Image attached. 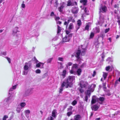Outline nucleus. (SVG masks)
<instances>
[{"instance_id": "f257e3e1", "label": "nucleus", "mask_w": 120, "mask_h": 120, "mask_svg": "<svg viewBox=\"0 0 120 120\" xmlns=\"http://www.w3.org/2000/svg\"><path fill=\"white\" fill-rule=\"evenodd\" d=\"M75 76H69L67 79H65L64 81V82L62 84L60 88V90L59 91L60 93H61V92L63 90V87L65 85L66 87L68 88V87H71L72 86L73 82L75 79Z\"/></svg>"}, {"instance_id": "f03ea898", "label": "nucleus", "mask_w": 120, "mask_h": 120, "mask_svg": "<svg viewBox=\"0 0 120 120\" xmlns=\"http://www.w3.org/2000/svg\"><path fill=\"white\" fill-rule=\"evenodd\" d=\"M81 52V50L79 49L77 51L76 55H75V56L77 58V61L79 62V64H80L81 61V60L79 57Z\"/></svg>"}, {"instance_id": "7ed1b4c3", "label": "nucleus", "mask_w": 120, "mask_h": 120, "mask_svg": "<svg viewBox=\"0 0 120 120\" xmlns=\"http://www.w3.org/2000/svg\"><path fill=\"white\" fill-rule=\"evenodd\" d=\"M18 27H16L15 28L13 29L12 34L13 36H15L17 37H18V34H17V32H19L18 30Z\"/></svg>"}, {"instance_id": "20e7f679", "label": "nucleus", "mask_w": 120, "mask_h": 120, "mask_svg": "<svg viewBox=\"0 0 120 120\" xmlns=\"http://www.w3.org/2000/svg\"><path fill=\"white\" fill-rule=\"evenodd\" d=\"M65 3L64 2H62L60 4V6L58 8V9L59 11L60 12H62L63 10V9L64 7Z\"/></svg>"}, {"instance_id": "39448f33", "label": "nucleus", "mask_w": 120, "mask_h": 120, "mask_svg": "<svg viewBox=\"0 0 120 120\" xmlns=\"http://www.w3.org/2000/svg\"><path fill=\"white\" fill-rule=\"evenodd\" d=\"M97 101H98V98L96 96H93L92 97L91 101V104H93L95 103Z\"/></svg>"}, {"instance_id": "423d86ee", "label": "nucleus", "mask_w": 120, "mask_h": 120, "mask_svg": "<svg viewBox=\"0 0 120 120\" xmlns=\"http://www.w3.org/2000/svg\"><path fill=\"white\" fill-rule=\"evenodd\" d=\"M78 68V65L76 64H75L73 65L72 67V69L71 70H70V72L72 74L75 73L74 70V68L77 69Z\"/></svg>"}, {"instance_id": "0eeeda50", "label": "nucleus", "mask_w": 120, "mask_h": 120, "mask_svg": "<svg viewBox=\"0 0 120 120\" xmlns=\"http://www.w3.org/2000/svg\"><path fill=\"white\" fill-rule=\"evenodd\" d=\"M79 10V8L78 7H75L73 8L71 10V12L74 14H77L78 13Z\"/></svg>"}, {"instance_id": "6e6552de", "label": "nucleus", "mask_w": 120, "mask_h": 120, "mask_svg": "<svg viewBox=\"0 0 120 120\" xmlns=\"http://www.w3.org/2000/svg\"><path fill=\"white\" fill-rule=\"evenodd\" d=\"M31 88H30L26 89L25 92V94L26 96L28 95L31 93V92L32 90Z\"/></svg>"}, {"instance_id": "1a4fd4ad", "label": "nucleus", "mask_w": 120, "mask_h": 120, "mask_svg": "<svg viewBox=\"0 0 120 120\" xmlns=\"http://www.w3.org/2000/svg\"><path fill=\"white\" fill-rule=\"evenodd\" d=\"M82 118L81 116L79 114L76 115L74 117V120H80Z\"/></svg>"}, {"instance_id": "9d476101", "label": "nucleus", "mask_w": 120, "mask_h": 120, "mask_svg": "<svg viewBox=\"0 0 120 120\" xmlns=\"http://www.w3.org/2000/svg\"><path fill=\"white\" fill-rule=\"evenodd\" d=\"M14 100L12 97L10 96L9 97L5 99L4 101L6 102L9 101H11Z\"/></svg>"}, {"instance_id": "9b49d317", "label": "nucleus", "mask_w": 120, "mask_h": 120, "mask_svg": "<svg viewBox=\"0 0 120 120\" xmlns=\"http://www.w3.org/2000/svg\"><path fill=\"white\" fill-rule=\"evenodd\" d=\"M91 90H92V92H93L94 91V90H86V91L85 92V95H87V96H89V98L91 95Z\"/></svg>"}, {"instance_id": "f8f14e48", "label": "nucleus", "mask_w": 120, "mask_h": 120, "mask_svg": "<svg viewBox=\"0 0 120 120\" xmlns=\"http://www.w3.org/2000/svg\"><path fill=\"white\" fill-rule=\"evenodd\" d=\"M70 38L68 37V35H65V37L63 38L62 39L63 42H65L68 41H69Z\"/></svg>"}, {"instance_id": "ddd939ff", "label": "nucleus", "mask_w": 120, "mask_h": 120, "mask_svg": "<svg viewBox=\"0 0 120 120\" xmlns=\"http://www.w3.org/2000/svg\"><path fill=\"white\" fill-rule=\"evenodd\" d=\"M57 114V110L56 109H54L52 112V116L54 118L56 117V114Z\"/></svg>"}, {"instance_id": "4468645a", "label": "nucleus", "mask_w": 120, "mask_h": 120, "mask_svg": "<svg viewBox=\"0 0 120 120\" xmlns=\"http://www.w3.org/2000/svg\"><path fill=\"white\" fill-rule=\"evenodd\" d=\"M99 108V107L96 104L94 105L91 107L92 110L94 111H97Z\"/></svg>"}, {"instance_id": "2eb2a0df", "label": "nucleus", "mask_w": 120, "mask_h": 120, "mask_svg": "<svg viewBox=\"0 0 120 120\" xmlns=\"http://www.w3.org/2000/svg\"><path fill=\"white\" fill-rule=\"evenodd\" d=\"M100 9L102 11L101 12L102 13L105 12L107 11V8L105 6L101 7V8L100 9Z\"/></svg>"}, {"instance_id": "dca6fc26", "label": "nucleus", "mask_w": 120, "mask_h": 120, "mask_svg": "<svg viewBox=\"0 0 120 120\" xmlns=\"http://www.w3.org/2000/svg\"><path fill=\"white\" fill-rule=\"evenodd\" d=\"M102 11H101V9H100V11L99 12V13L100 14V17H99V19L101 21L103 20L104 19V16L101 14V12Z\"/></svg>"}, {"instance_id": "f3484780", "label": "nucleus", "mask_w": 120, "mask_h": 120, "mask_svg": "<svg viewBox=\"0 0 120 120\" xmlns=\"http://www.w3.org/2000/svg\"><path fill=\"white\" fill-rule=\"evenodd\" d=\"M24 113L26 116L28 118L29 117L28 115L30 113V111L29 110H26L24 111Z\"/></svg>"}, {"instance_id": "a211bd4d", "label": "nucleus", "mask_w": 120, "mask_h": 120, "mask_svg": "<svg viewBox=\"0 0 120 120\" xmlns=\"http://www.w3.org/2000/svg\"><path fill=\"white\" fill-rule=\"evenodd\" d=\"M104 91L105 92V94L108 96H110L111 94L110 93V90H109L104 89Z\"/></svg>"}, {"instance_id": "6ab92c4d", "label": "nucleus", "mask_w": 120, "mask_h": 120, "mask_svg": "<svg viewBox=\"0 0 120 120\" xmlns=\"http://www.w3.org/2000/svg\"><path fill=\"white\" fill-rule=\"evenodd\" d=\"M41 64H42V66L41 67V68H43V65L44 64L42 63L39 62V63L37 64L36 65V67L37 68H39L41 66Z\"/></svg>"}, {"instance_id": "aec40b11", "label": "nucleus", "mask_w": 120, "mask_h": 120, "mask_svg": "<svg viewBox=\"0 0 120 120\" xmlns=\"http://www.w3.org/2000/svg\"><path fill=\"white\" fill-rule=\"evenodd\" d=\"M74 28V26L73 24L70 23L68 26V29L69 30H72Z\"/></svg>"}, {"instance_id": "412c9836", "label": "nucleus", "mask_w": 120, "mask_h": 120, "mask_svg": "<svg viewBox=\"0 0 120 120\" xmlns=\"http://www.w3.org/2000/svg\"><path fill=\"white\" fill-rule=\"evenodd\" d=\"M81 3L83 4L84 5H86L87 1L86 0H81L80 1Z\"/></svg>"}, {"instance_id": "4be33fe9", "label": "nucleus", "mask_w": 120, "mask_h": 120, "mask_svg": "<svg viewBox=\"0 0 120 120\" xmlns=\"http://www.w3.org/2000/svg\"><path fill=\"white\" fill-rule=\"evenodd\" d=\"M105 98L103 97H100V98H98V101H103L105 100Z\"/></svg>"}, {"instance_id": "5701e85b", "label": "nucleus", "mask_w": 120, "mask_h": 120, "mask_svg": "<svg viewBox=\"0 0 120 120\" xmlns=\"http://www.w3.org/2000/svg\"><path fill=\"white\" fill-rule=\"evenodd\" d=\"M22 108L20 107H18L16 109L17 112L19 113L21 110Z\"/></svg>"}, {"instance_id": "b1692460", "label": "nucleus", "mask_w": 120, "mask_h": 120, "mask_svg": "<svg viewBox=\"0 0 120 120\" xmlns=\"http://www.w3.org/2000/svg\"><path fill=\"white\" fill-rule=\"evenodd\" d=\"M57 33L58 34L61 31V29L60 27L59 26L57 25Z\"/></svg>"}, {"instance_id": "393cba45", "label": "nucleus", "mask_w": 120, "mask_h": 120, "mask_svg": "<svg viewBox=\"0 0 120 120\" xmlns=\"http://www.w3.org/2000/svg\"><path fill=\"white\" fill-rule=\"evenodd\" d=\"M82 72V70L80 69H79L77 71V72L78 75V76H79L81 74V73Z\"/></svg>"}, {"instance_id": "a878e982", "label": "nucleus", "mask_w": 120, "mask_h": 120, "mask_svg": "<svg viewBox=\"0 0 120 120\" xmlns=\"http://www.w3.org/2000/svg\"><path fill=\"white\" fill-rule=\"evenodd\" d=\"M68 4L67 5L68 6H69L71 5H72V4L71 2V1L70 0H69L68 1Z\"/></svg>"}, {"instance_id": "bb28decb", "label": "nucleus", "mask_w": 120, "mask_h": 120, "mask_svg": "<svg viewBox=\"0 0 120 120\" xmlns=\"http://www.w3.org/2000/svg\"><path fill=\"white\" fill-rule=\"evenodd\" d=\"M25 64H26L27 65H28L29 68L31 66V61H29L27 63H25Z\"/></svg>"}, {"instance_id": "cd10ccee", "label": "nucleus", "mask_w": 120, "mask_h": 120, "mask_svg": "<svg viewBox=\"0 0 120 120\" xmlns=\"http://www.w3.org/2000/svg\"><path fill=\"white\" fill-rule=\"evenodd\" d=\"M66 72V71L65 70H64L62 72V75L64 77V78L65 77V74Z\"/></svg>"}, {"instance_id": "c85d7f7f", "label": "nucleus", "mask_w": 120, "mask_h": 120, "mask_svg": "<svg viewBox=\"0 0 120 120\" xmlns=\"http://www.w3.org/2000/svg\"><path fill=\"white\" fill-rule=\"evenodd\" d=\"M77 24L78 26H80L81 25V22L80 20L79 19L77 21Z\"/></svg>"}, {"instance_id": "c756f323", "label": "nucleus", "mask_w": 120, "mask_h": 120, "mask_svg": "<svg viewBox=\"0 0 120 120\" xmlns=\"http://www.w3.org/2000/svg\"><path fill=\"white\" fill-rule=\"evenodd\" d=\"M88 98H89V96H87V95H85L84 98V101H86V102H87L88 101Z\"/></svg>"}, {"instance_id": "7c9ffc66", "label": "nucleus", "mask_w": 120, "mask_h": 120, "mask_svg": "<svg viewBox=\"0 0 120 120\" xmlns=\"http://www.w3.org/2000/svg\"><path fill=\"white\" fill-rule=\"evenodd\" d=\"M77 103V101L75 100H74L71 103V104L73 106L75 105Z\"/></svg>"}, {"instance_id": "2f4dec72", "label": "nucleus", "mask_w": 120, "mask_h": 120, "mask_svg": "<svg viewBox=\"0 0 120 120\" xmlns=\"http://www.w3.org/2000/svg\"><path fill=\"white\" fill-rule=\"evenodd\" d=\"M26 104L24 102H22L20 104V106L21 107H24L26 105Z\"/></svg>"}, {"instance_id": "473e14b6", "label": "nucleus", "mask_w": 120, "mask_h": 120, "mask_svg": "<svg viewBox=\"0 0 120 120\" xmlns=\"http://www.w3.org/2000/svg\"><path fill=\"white\" fill-rule=\"evenodd\" d=\"M29 67L26 64H25L24 66V69L25 70H28L29 68Z\"/></svg>"}, {"instance_id": "72a5a7b5", "label": "nucleus", "mask_w": 120, "mask_h": 120, "mask_svg": "<svg viewBox=\"0 0 120 120\" xmlns=\"http://www.w3.org/2000/svg\"><path fill=\"white\" fill-rule=\"evenodd\" d=\"M72 63L71 62H69L67 63V64L66 65V66L67 68H68L70 66H71L72 64Z\"/></svg>"}, {"instance_id": "f704fd0d", "label": "nucleus", "mask_w": 120, "mask_h": 120, "mask_svg": "<svg viewBox=\"0 0 120 120\" xmlns=\"http://www.w3.org/2000/svg\"><path fill=\"white\" fill-rule=\"evenodd\" d=\"M55 20L56 21H58L59 20L60 18L59 17H57L56 15H55V17H54Z\"/></svg>"}, {"instance_id": "c9c22d12", "label": "nucleus", "mask_w": 120, "mask_h": 120, "mask_svg": "<svg viewBox=\"0 0 120 120\" xmlns=\"http://www.w3.org/2000/svg\"><path fill=\"white\" fill-rule=\"evenodd\" d=\"M107 75V73H106L103 72V77L104 79H105L106 78Z\"/></svg>"}, {"instance_id": "e433bc0d", "label": "nucleus", "mask_w": 120, "mask_h": 120, "mask_svg": "<svg viewBox=\"0 0 120 120\" xmlns=\"http://www.w3.org/2000/svg\"><path fill=\"white\" fill-rule=\"evenodd\" d=\"M102 56H101V58H102V61H104V59L105 57V56L104 55V52H103V53H102Z\"/></svg>"}, {"instance_id": "4c0bfd02", "label": "nucleus", "mask_w": 120, "mask_h": 120, "mask_svg": "<svg viewBox=\"0 0 120 120\" xmlns=\"http://www.w3.org/2000/svg\"><path fill=\"white\" fill-rule=\"evenodd\" d=\"M73 108V107L72 106H70L69 107V108L67 110L68 111H71L72 110Z\"/></svg>"}, {"instance_id": "58836bf2", "label": "nucleus", "mask_w": 120, "mask_h": 120, "mask_svg": "<svg viewBox=\"0 0 120 120\" xmlns=\"http://www.w3.org/2000/svg\"><path fill=\"white\" fill-rule=\"evenodd\" d=\"M69 22L68 21L67 22L65 21V22L64 23V25H66V27L67 28L68 27V24Z\"/></svg>"}, {"instance_id": "ea45409f", "label": "nucleus", "mask_w": 120, "mask_h": 120, "mask_svg": "<svg viewBox=\"0 0 120 120\" xmlns=\"http://www.w3.org/2000/svg\"><path fill=\"white\" fill-rule=\"evenodd\" d=\"M5 57L7 59L9 63H10L11 61V60L10 59L6 56Z\"/></svg>"}, {"instance_id": "a19ab883", "label": "nucleus", "mask_w": 120, "mask_h": 120, "mask_svg": "<svg viewBox=\"0 0 120 120\" xmlns=\"http://www.w3.org/2000/svg\"><path fill=\"white\" fill-rule=\"evenodd\" d=\"M46 120H53V118L52 116L49 117Z\"/></svg>"}, {"instance_id": "79ce46f5", "label": "nucleus", "mask_w": 120, "mask_h": 120, "mask_svg": "<svg viewBox=\"0 0 120 120\" xmlns=\"http://www.w3.org/2000/svg\"><path fill=\"white\" fill-rule=\"evenodd\" d=\"M52 59V58L49 59L47 61V63H50Z\"/></svg>"}, {"instance_id": "37998d69", "label": "nucleus", "mask_w": 120, "mask_h": 120, "mask_svg": "<svg viewBox=\"0 0 120 120\" xmlns=\"http://www.w3.org/2000/svg\"><path fill=\"white\" fill-rule=\"evenodd\" d=\"M86 65V64L85 63H83L82 64L80 68H83L84 67H85Z\"/></svg>"}, {"instance_id": "c03bdc74", "label": "nucleus", "mask_w": 120, "mask_h": 120, "mask_svg": "<svg viewBox=\"0 0 120 120\" xmlns=\"http://www.w3.org/2000/svg\"><path fill=\"white\" fill-rule=\"evenodd\" d=\"M55 15H56L54 14V12L53 11H52L51 12L50 14V16H51L52 17L54 16L55 17Z\"/></svg>"}, {"instance_id": "a18cd8bd", "label": "nucleus", "mask_w": 120, "mask_h": 120, "mask_svg": "<svg viewBox=\"0 0 120 120\" xmlns=\"http://www.w3.org/2000/svg\"><path fill=\"white\" fill-rule=\"evenodd\" d=\"M90 27L89 25V24H87L86 25L85 27V29L86 30H88Z\"/></svg>"}, {"instance_id": "49530a36", "label": "nucleus", "mask_w": 120, "mask_h": 120, "mask_svg": "<svg viewBox=\"0 0 120 120\" xmlns=\"http://www.w3.org/2000/svg\"><path fill=\"white\" fill-rule=\"evenodd\" d=\"M58 60H59L62 61L64 60V59L63 57H59L58 58Z\"/></svg>"}, {"instance_id": "de8ad7c7", "label": "nucleus", "mask_w": 120, "mask_h": 120, "mask_svg": "<svg viewBox=\"0 0 120 120\" xmlns=\"http://www.w3.org/2000/svg\"><path fill=\"white\" fill-rule=\"evenodd\" d=\"M72 112H68L67 113V115L68 116H70L72 114Z\"/></svg>"}, {"instance_id": "09e8293b", "label": "nucleus", "mask_w": 120, "mask_h": 120, "mask_svg": "<svg viewBox=\"0 0 120 120\" xmlns=\"http://www.w3.org/2000/svg\"><path fill=\"white\" fill-rule=\"evenodd\" d=\"M106 83H103V90L104 89H106V87H105Z\"/></svg>"}, {"instance_id": "8fccbe9b", "label": "nucleus", "mask_w": 120, "mask_h": 120, "mask_svg": "<svg viewBox=\"0 0 120 120\" xmlns=\"http://www.w3.org/2000/svg\"><path fill=\"white\" fill-rule=\"evenodd\" d=\"M94 35V33L93 32H91L90 34V37L92 38L93 37Z\"/></svg>"}, {"instance_id": "3c124183", "label": "nucleus", "mask_w": 120, "mask_h": 120, "mask_svg": "<svg viewBox=\"0 0 120 120\" xmlns=\"http://www.w3.org/2000/svg\"><path fill=\"white\" fill-rule=\"evenodd\" d=\"M35 72L37 73H40L41 72L40 70L39 69H38L36 70Z\"/></svg>"}, {"instance_id": "603ef678", "label": "nucleus", "mask_w": 120, "mask_h": 120, "mask_svg": "<svg viewBox=\"0 0 120 120\" xmlns=\"http://www.w3.org/2000/svg\"><path fill=\"white\" fill-rule=\"evenodd\" d=\"M72 18L73 17L72 16H70L69 17V19L68 21L69 22H70L71 21Z\"/></svg>"}, {"instance_id": "864d4df0", "label": "nucleus", "mask_w": 120, "mask_h": 120, "mask_svg": "<svg viewBox=\"0 0 120 120\" xmlns=\"http://www.w3.org/2000/svg\"><path fill=\"white\" fill-rule=\"evenodd\" d=\"M8 117V116L7 115H5L3 119V120H6V118H7Z\"/></svg>"}, {"instance_id": "5fc2aeb1", "label": "nucleus", "mask_w": 120, "mask_h": 120, "mask_svg": "<svg viewBox=\"0 0 120 120\" xmlns=\"http://www.w3.org/2000/svg\"><path fill=\"white\" fill-rule=\"evenodd\" d=\"M110 66H108L106 67V71H108L110 69Z\"/></svg>"}, {"instance_id": "6e6d98bb", "label": "nucleus", "mask_w": 120, "mask_h": 120, "mask_svg": "<svg viewBox=\"0 0 120 120\" xmlns=\"http://www.w3.org/2000/svg\"><path fill=\"white\" fill-rule=\"evenodd\" d=\"M106 61H108L109 62L111 61H112L111 58L110 57H108L107 59L106 60Z\"/></svg>"}, {"instance_id": "4d7b16f0", "label": "nucleus", "mask_w": 120, "mask_h": 120, "mask_svg": "<svg viewBox=\"0 0 120 120\" xmlns=\"http://www.w3.org/2000/svg\"><path fill=\"white\" fill-rule=\"evenodd\" d=\"M110 29L109 28H108L107 29H106L105 30V33H107L109 30Z\"/></svg>"}, {"instance_id": "13d9d810", "label": "nucleus", "mask_w": 120, "mask_h": 120, "mask_svg": "<svg viewBox=\"0 0 120 120\" xmlns=\"http://www.w3.org/2000/svg\"><path fill=\"white\" fill-rule=\"evenodd\" d=\"M79 90L80 92L81 93H82L84 91L82 89V88L80 89Z\"/></svg>"}, {"instance_id": "bf43d9fd", "label": "nucleus", "mask_w": 120, "mask_h": 120, "mask_svg": "<svg viewBox=\"0 0 120 120\" xmlns=\"http://www.w3.org/2000/svg\"><path fill=\"white\" fill-rule=\"evenodd\" d=\"M60 64V69L63 68H64L63 66L62 65V63L61 62H60L59 63Z\"/></svg>"}, {"instance_id": "052dcab7", "label": "nucleus", "mask_w": 120, "mask_h": 120, "mask_svg": "<svg viewBox=\"0 0 120 120\" xmlns=\"http://www.w3.org/2000/svg\"><path fill=\"white\" fill-rule=\"evenodd\" d=\"M1 54L5 56L6 55V52H2L1 53Z\"/></svg>"}, {"instance_id": "680f3d73", "label": "nucleus", "mask_w": 120, "mask_h": 120, "mask_svg": "<svg viewBox=\"0 0 120 120\" xmlns=\"http://www.w3.org/2000/svg\"><path fill=\"white\" fill-rule=\"evenodd\" d=\"M72 35V34H68V37H69V38H70L71 37Z\"/></svg>"}, {"instance_id": "e2e57ef3", "label": "nucleus", "mask_w": 120, "mask_h": 120, "mask_svg": "<svg viewBox=\"0 0 120 120\" xmlns=\"http://www.w3.org/2000/svg\"><path fill=\"white\" fill-rule=\"evenodd\" d=\"M96 74V72L95 71H94L93 72V74L92 75V76L93 77H94Z\"/></svg>"}, {"instance_id": "0e129e2a", "label": "nucleus", "mask_w": 120, "mask_h": 120, "mask_svg": "<svg viewBox=\"0 0 120 120\" xmlns=\"http://www.w3.org/2000/svg\"><path fill=\"white\" fill-rule=\"evenodd\" d=\"M56 23L57 24H61L62 22H60L59 21H56Z\"/></svg>"}, {"instance_id": "69168bd1", "label": "nucleus", "mask_w": 120, "mask_h": 120, "mask_svg": "<svg viewBox=\"0 0 120 120\" xmlns=\"http://www.w3.org/2000/svg\"><path fill=\"white\" fill-rule=\"evenodd\" d=\"M105 35L103 34H102L101 35L100 37H102V40L103 39V38L104 37Z\"/></svg>"}, {"instance_id": "338daca9", "label": "nucleus", "mask_w": 120, "mask_h": 120, "mask_svg": "<svg viewBox=\"0 0 120 120\" xmlns=\"http://www.w3.org/2000/svg\"><path fill=\"white\" fill-rule=\"evenodd\" d=\"M68 105L67 104H66L64 106V109H65L67 107Z\"/></svg>"}, {"instance_id": "774afa93", "label": "nucleus", "mask_w": 120, "mask_h": 120, "mask_svg": "<svg viewBox=\"0 0 120 120\" xmlns=\"http://www.w3.org/2000/svg\"><path fill=\"white\" fill-rule=\"evenodd\" d=\"M66 34H67V35H68V34H69V33H70V32L68 30H66Z\"/></svg>"}]
</instances>
